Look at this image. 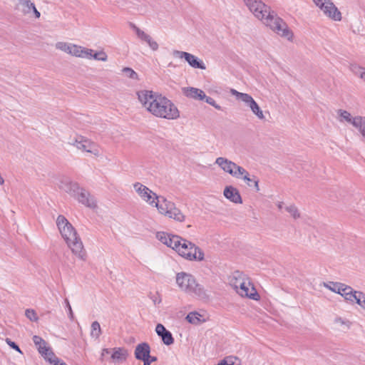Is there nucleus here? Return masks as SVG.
<instances>
[{"label": "nucleus", "mask_w": 365, "mask_h": 365, "mask_svg": "<svg viewBox=\"0 0 365 365\" xmlns=\"http://www.w3.org/2000/svg\"><path fill=\"white\" fill-rule=\"evenodd\" d=\"M101 334V328L100 324L95 321L91 324V336L98 339Z\"/></svg>", "instance_id": "nucleus-32"}, {"label": "nucleus", "mask_w": 365, "mask_h": 365, "mask_svg": "<svg viewBox=\"0 0 365 365\" xmlns=\"http://www.w3.org/2000/svg\"><path fill=\"white\" fill-rule=\"evenodd\" d=\"M31 11H33L36 18L38 19L41 16V13L36 9L35 5H34Z\"/></svg>", "instance_id": "nucleus-49"}, {"label": "nucleus", "mask_w": 365, "mask_h": 365, "mask_svg": "<svg viewBox=\"0 0 365 365\" xmlns=\"http://www.w3.org/2000/svg\"><path fill=\"white\" fill-rule=\"evenodd\" d=\"M34 4L29 0H19L18 9L24 15L31 13Z\"/></svg>", "instance_id": "nucleus-24"}, {"label": "nucleus", "mask_w": 365, "mask_h": 365, "mask_svg": "<svg viewBox=\"0 0 365 365\" xmlns=\"http://www.w3.org/2000/svg\"><path fill=\"white\" fill-rule=\"evenodd\" d=\"M32 339H33V342L36 346L39 354L44 353L43 351H48V346H46V342L41 336L35 335L33 336Z\"/></svg>", "instance_id": "nucleus-26"}, {"label": "nucleus", "mask_w": 365, "mask_h": 365, "mask_svg": "<svg viewBox=\"0 0 365 365\" xmlns=\"http://www.w3.org/2000/svg\"><path fill=\"white\" fill-rule=\"evenodd\" d=\"M93 51L90 48H86L80 46L72 44L70 54L81 58H91Z\"/></svg>", "instance_id": "nucleus-18"}, {"label": "nucleus", "mask_w": 365, "mask_h": 365, "mask_svg": "<svg viewBox=\"0 0 365 365\" xmlns=\"http://www.w3.org/2000/svg\"><path fill=\"white\" fill-rule=\"evenodd\" d=\"M248 280V278L246 277L245 274L242 272L237 271L233 274V279L232 280V286L234 287L236 292L240 288V284L245 283Z\"/></svg>", "instance_id": "nucleus-22"}, {"label": "nucleus", "mask_w": 365, "mask_h": 365, "mask_svg": "<svg viewBox=\"0 0 365 365\" xmlns=\"http://www.w3.org/2000/svg\"><path fill=\"white\" fill-rule=\"evenodd\" d=\"M201 317H202V315H200V314H198L196 312H194L189 313L186 316L185 319L190 324H198L202 322Z\"/></svg>", "instance_id": "nucleus-28"}, {"label": "nucleus", "mask_w": 365, "mask_h": 365, "mask_svg": "<svg viewBox=\"0 0 365 365\" xmlns=\"http://www.w3.org/2000/svg\"><path fill=\"white\" fill-rule=\"evenodd\" d=\"M223 194L227 199H228L230 201L234 203H242V200L239 191L237 190V188L231 185L225 187Z\"/></svg>", "instance_id": "nucleus-16"}, {"label": "nucleus", "mask_w": 365, "mask_h": 365, "mask_svg": "<svg viewBox=\"0 0 365 365\" xmlns=\"http://www.w3.org/2000/svg\"><path fill=\"white\" fill-rule=\"evenodd\" d=\"M248 106L250 108L252 113L257 116L258 118L261 120L264 118L262 110L255 100L251 102Z\"/></svg>", "instance_id": "nucleus-30"}, {"label": "nucleus", "mask_w": 365, "mask_h": 365, "mask_svg": "<svg viewBox=\"0 0 365 365\" xmlns=\"http://www.w3.org/2000/svg\"><path fill=\"white\" fill-rule=\"evenodd\" d=\"M155 331L161 337L162 341L165 345L169 346L174 343V339L171 332L167 330L163 324H158L155 327Z\"/></svg>", "instance_id": "nucleus-15"}, {"label": "nucleus", "mask_w": 365, "mask_h": 365, "mask_svg": "<svg viewBox=\"0 0 365 365\" xmlns=\"http://www.w3.org/2000/svg\"><path fill=\"white\" fill-rule=\"evenodd\" d=\"M110 351H111L110 349H108V348L103 349L101 356V359L103 361L104 359L105 356L106 354H109L110 353Z\"/></svg>", "instance_id": "nucleus-47"}, {"label": "nucleus", "mask_w": 365, "mask_h": 365, "mask_svg": "<svg viewBox=\"0 0 365 365\" xmlns=\"http://www.w3.org/2000/svg\"><path fill=\"white\" fill-rule=\"evenodd\" d=\"M71 46H72V43H66V42H57L56 43V48L57 49H59V50L64 51L69 54L71 53Z\"/></svg>", "instance_id": "nucleus-36"}, {"label": "nucleus", "mask_w": 365, "mask_h": 365, "mask_svg": "<svg viewBox=\"0 0 365 365\" xmlns=\"http://www.w3.org/2000/svg\"><path fill=\"white\" fill-rule=\"evenodd\" d=\"M359 120L354 123V127L358 129L363 138V141L365 142V117Z\"/></svg>", "instance_id": "nucleus-31"}, {"label": "nucleus", "mask_w": 365, "mask_h": 365, "mask_svg": "<svg viewBox=\"0 0 365 365\" xmlns=\"http://www.w3.org/2000/svg\"><path fill=\"white\" fill-rule=\"evenodd\" d=\"M339 113L341 118H342L346 122L351 123L354 127L355 122L360 120V118H364V116L352 117L350 113L346 110H339Z\"/></svg>", "instance_id": "nucleus-27"}, {"label": "nucleus", "mask_w": 365, "mask_h": 365, "mask_svg": "<svg viewBox=\"0 0 365 365\" xmlns=\"http://www.w3.org/2000/svg\"><path fill=\"white\" fill-rule=\"evenodd\" d=\"M56 225L72 252L79 259L85 260L86 257V251L81 238L78 237L73 225L63 215H58L56 220Z\"/></svg>", "instance_id": "nucleus-3"}, {"label": "nucleus", "mask_w": 365, "mask_h": 365, "mask_svg": "<svg viewBox=\"0 0 365 365\" xmlns=\"http://www.w3.org/2000/svg\"><path fill=\"white\" fill-rule=\"evenodd\" d=\"M5 341L6 342V344L13 349L17 351L18 352L22 354L19 346H18V344H16L14 341H11L9 338H6L5 339Z\"/></svg>", "instance_id": "nucleus-44"}, {"label": "nucleus", "mask_w": 365, "mask_h": 365, "mask_svg": "<svg viewBox=\"0 0 365 365\" xmlns=\"http://www.w3.org/2000/svg\"><path fill=\"white\" fill-rule=\"evenodd\" d=\"M324 287L332 291L333 292L339 294L341 287H343V284L340 282H329V283H324Z\"/></svg>", "instance_id": "nucleus-33"}, {"label": "nucleus", "mask_w": 365, "mask_h": 365, "mask_svg": "<svg viewBox=\"0 0 365 365\" xmlns=\"http://www.w3.org/2000/svg\"><path fill=\"white\" fill-rule=\"evenodd\" d=\"M215 163L225 173H229L232 176L240 178V173L243 172V168L237 165L235 163L223 157H219L216 159Z\"/></svg>", "instance_id": "nucleus-9"}, {"label": "nucleus", "mask_w": 365, "mask_h": 365, "mask_svg": "<svg viewBox=\"0 0 365 365\" xmlns=\"http://www.w3.org/2000/svg\"><path fill=\"white\" fill-rule=\"evenodd\" d=\"M240 288L237 292L240 296L247 297L254 300H258L259 295L253 284L249 281L240 284Z\"/></svg>", "instance_id": "nucleus-12"}, {"label": "nucleus", "mask_w": 365, "mask_h": 365, "mask_svg": "<svg viewBox=\"0 0 365 365\" xmlns=\"http://www.w3.org/2000/svg\"><path fill=\"white\" fill-rule=\"evenodd\" d=\"M145 42H146L148 43L149 47L153 51H157L158 49V43L155 41H154L150 36L147 38V40H145Z\"/></svg>", "instance_id": "nucleus-43"}, {"label": "nucleus", "mask_w": 365, "mask_h": 365, "mask_svg": "<svg viewBox=\"0 0 365 365\" xmlns=\"http://www.w3.org/2000/svg\"><path fill=\"white\" fill-rule=\"evenodd\" d=\"M168 66H173L172 63H170Z\"/></svg>", "instance_id": "nucleus-54"}, {"label": "nucleus", "mask_w": 365, "mask_h": 365, "mask_svg": "<svg viewBox=\"0 0 365 365\" xmlns=\"http://www.w3.org/2000/svg\"><path fill=\"white\" fill-rule=\"evenodd\" d=\"M178 242L173 250L179 255L190 261H202L204 259L203 251L190 241L178 236Z\"/></svg>", "instance_id": "nucleus-6"}, {"label": "nucleus", "mask_w": 365, "mask_h": 365, "mask_svg": "<svg viewBox=\"0 0 365 365\" xmlns=\"http://www.w3.org/2000/svg\"><path fill=\"white\" fill-rule=\"evenodd\" d=\"M247 7L254 16L269 26L277 34L289 39L292 36V32L287 28L285 22L277 16L270 7L262 0H244Z\"/></svg>", "instance_id": "nucleus-2"}, {"label": "nucleus", "mask_w": 365, "mask_h": 365, "mask_svg": "<svg viewBox=\"0 0 365 365\" xmlns=\"http://www.w3.org/2000/svg\"><path fill=\"white\" fill-rule=\"evenodd\" d=\"M59 187L86 207L90 208L96 207L94 197L84 188L81 187L78 182H73L68 178H63L60 180Z\"/></svg>", "instance_id": "nucleus-4"}, {"label": "nucleus", "mask_w": 365, "mask_h": 365, "mask_svg": "<svg viewBox=\"0 0 365 365\" xmlns=\"http://www.w3.org/2000/svg\"><path fill=\"white\" fill-rule=\"evenodd\" d=\"M134 189L139 196L145 202H151L153 199L158 200L159 196L150 190L148 187L140 182H135L133 185Z\"/></svg>", "instance_id": "nucleus-13"}, {"label": "nucleus", "mask_w": 365, "mask_h": 365, "mask_svg": "<svg viewBox=\"0 0 365 365\" xmlns=\"http://www.w3.org/2000/svg\"><path fill=\"white\" fill-rule=\"evenodd\" d=\"M359 292L354 291L350 286L343 284L339 294L344 297L345 300L354 302Z\"/></svg>", "instance_id": "nucleus-21"}, {"label": "nucleus", "mask_w": 365, "mask_h": 365, "mask_svg": "<svg viewBox=\"0 0 365 365\" xmlns=\"http://www.w3.org/2000/svg\"><path fill=\"white\" fill-rule=\"evenodd\" d=\"M176 283L186 293L194 294L200 299H206L207 295L202 285L197 283L190 274L182 272L176 275Z\"/></svg>", "instance_id": "nucleus-5"}, {"label": "nucleus", "mask_w": 365, "mask_h": 365, "mask_svg": "<svg viewBox=\"0 0 365 365\" xmlns=\"http://www.w3.org/2000/svg\"><path fill=\"white\" fill-rule=\"evenodd\" d=\"M239 179H243L250 187H254L256 192L259 191V180L255 175L250 176V173L244 168Z\"/></svg>", "instance_id": "nucleus-19"}, {"label": "nucleus", "mask_w": 365, "mask_h": 365, "mask_svg": "<svg viewBox=\"0 0 365 365\" xmlns=\"http://www.w3.org/2000/svg\"><path fill=\"white\" fill-rule=\"evenodd\" d=\"M122 71L125 73V75L126 76H128V78H130L131 79H138V73L132 68L125 67Z\"/></svg>", "instance_id": "nucleus-39"}, {"label": "nucleus", "mask_w": 365, "mask_h": 365, "mask_svg": "<svg viewBox=\"0 0 365 365\" xmlns=\"http://www.w3.org/2000/svg\"><path fill=\"white\" fill-rule=\"evenodd\" d=\"M128 356V351L124 348L118 347L113 349L111 359L115 361H125Z\"/></svg>", "instance_id": "nucleus-23"}, {"label": "nucleus", "mask_w": 365, "mask_h": 365, "mask_svg": "<svg viewBox=\"0 0 365 365\" xmlns=\"http://www.w3.org/2000/svg\"><path fill=\"white\" fill-rule=\"evenodd\" d=\"M334 323L335 324H339L341 325L342 324H346L349 323V321H344L342 318L341 317H336L335 319H334Z\"/></svg>", "instance_id": "nucleus-46"}, {"label": "nucleus", "mask_w": 365, "mask_h": 365, "mask_svg": "<svg viewBox=\"0 0 365 365\" xmlns=\"http://www.w3.org/2000/svg\"><path fill=\"white\" fill-rule=\"evenodd\" d=\"M231 93L237 100L244 102L247 106L254 101V98L247 93H240L235 89H232Z\"/></svg>", "instance_id": "nucleus-25"}, {"label": "nucleus", "mask_w": 365, "mask_h": 365, "mask_svg": "<svg viewBox=\"0 0 365 365\" xmlns=\"http://www.w3.org/2000/svg\"><path fill=\"white\" fill-rule=\"evenodd\" d=\"M133 28L134 29L137 36L143 41H145L147 38L150 36L149 34L145 33L143 31L138 28L136 26L133 25Z\"/></svg>", "instance_id": "nucleus-38"}, {"label": "nucleus", "mask_w": 365, "mask_h": 365, "mask_svg": "<svg viewBox=\"0 0 365 365\" xmlns=\"http://www.w3.org/2000/svg\"><path fill=\"white\" fill-rule=\"evenodd\" d=\"M354 302L365 309V294L362 292H359Z\"/></svg>", "instance_id": "nucleus-37"}, {"label": "nucleus", "mask_w": 365, "mask_h": 365, "mask_svg": "<svg viewBox=\"0 0 365 365\" xmlns=\"http://www.w3.org/2000/svg\"><path fill=\"white\" fill-rule=\"evenodd\" d=\"M287 212H288L294 219H298L300 217V213L297 207L294 205H290L285 207Z\"/></svg>", "instance_id": "nucleus-35"}, {"label": "nucleus", "mask_w": 365, "mask_h": 365, "mask_svg": "<svg viewBox=\"0 0 365 365\" xmlns=\"http://www.w3.org/2000/svg\"><path fill=\"white\" fill-rule=\"evenodd\" d=\"M65 303H66V307L68 309V317L70 318L71 320H73L74 319V315H73V310H72V308H71V306L69 303V301L66 299H65Z\"/></svg>", "instance_id": "nucleus-45"}, {"label": "nucleus", "mask_w": 365, "mask_h": 365, "mask_svg": "<svg viewBox=\"0 0 365 365\" xmlns=\"http://www.w3.org/2000/svg\"><path fill=\"white\" fill-rule=\"evenodd\" d=\"M52 365H67L63 361L59 358L56 359V361L51 364Z\"/></svg>", "instance_id": "nucleus-48"}, {"label": "nucleus", "mask_w": 365, "mask_h": 365, "mask_svg": "<svg viewBox=\"0 0 365 365\" xmlns=\"http://www.w3.org/2000/svg\"><path fill=\"white\" fill-rule=\"evenodd\" d=\"M183 93L187 98L198 101H203L205 97H206L202 90L194 87L185 88Z\"/></svg>", "instance_id": "nucleus-20"}, {"label": "nucleus", "mask_w": 365, "mask_h": 365, "mask_svg": "<svg viewBox=\"0 0 365 365\" xmlns=\"http://www.w3.org/2000/svg\"><path fill=\"white\" fill-rule=\"evenodd\" d=\"M173 56L179 58H185L187 63L194 68L206 69V66L204 62L193 54L185 51L174 50L173 51Z\"/></svg>", "instance_id": "nucleus-11"}, {"label": "nucleus", "mask_w": 365, "mask_h": 365, "mask_svg": "<svg viewBox=\"0 0 365 365\" xmlns=\"http://www.w3.org/2000/svg\"><path fill=\"white\" fill-rule=\"evenodd\" d=\"M101 61H106L108 56L107 54L103 51L96 52L94 54L92 53L91 58Z\"/></svg>", "instance_id": "nucleus-40"}, {"label": "nucleus", "mask_w": 365, "mask_h": 365, "mask_svg": "<svg viewBox=\"0 0 365 365\" xmlns=\"http://www.w3.org/2000/svg\"><path fill=\"white\" fill-rule=\"evenodd\" d=\"M150 354V346L147 342L138 344L135 349L134 355L138 360H144Z\"/></svg>", "instance_id": "nucleus-17"}, {"label": "nucleus", "mask_w": 365, "mask_h": 365, "mask_svg": "<svg viewBox=\"0 0 365 365\" xmlns=\"http://www.w3.org/2000/svg\"><path fill=\"white\" fill-rule=\"evenodd\" d=\"M138 100L143 107L157 118L175 120L180 117L177 106L168 98L152 91H140Z\"/></svg>", "instance_id": "nucleus-1"}, {"label": "nucleus", "mask_w": 365, "mask_h": 365, "mask_svg": "<svg viewBox=\"0 0 365 365\" xmlns=\"http://www.w3.org/2000/svg\"><path fill=\"white\" fill-rule=\"evenodd\" d=\"M68 143L76 147L77 149L87 153H91L95 155H98V150L96 148V145L88 138L82 135H76L69 138Z\"/></svg>", "instance_id": "nucleus-8"}, {"label": "nucleus", "mask_w": 365, "mask_h": 365, "mask_svg": "<svg viewBox=\"0 0 365 365\" xmlns=\"http://www.w3.org/2000/svg\"><path fill=\"white\" fill-rule=\"evenodd\" d=\"M282 205H283V202H279L278 203V205H277L278 208H279V210H281V209L282 208Z\"/></svg>", "instance_id": "nucleus-52"}, {"label": "nucleus", "mask_w": 365, "mask_h": 365, "mask_svg": "<svg viewBox=\"0 0 365 365\" xmlns=\"http://www.w3.org/2000/svg\"><path fill=\"white\" fill-rule=\"evenodd\" d=\"M203 101H205L207 103L210 104V106H213L217 110H222V107L220 105L217 104L215 101L212 98L206 96Z\"/></svg>", "instance_id": "nucleus-42"}, {"label": "nucleus", "mask_w": 365, "mask_h": 365, "mask_svg": "<svg viewBox=\"0 0 365 365\" xmlns=\"http://www.w3.org/2000/svg\"><path fill=\"white\" fill-rule=\"evenodd\" d=\"M157 238L164 245H167L170 248H173L178 242V236L176 235L169 234L164 232H160L157 233Z\"/></svg>", "instance_id": "nucleus-14"}, {"label": "nucleus", "mask_w": 365, "mask_h": 365, "mask_svg": "<svg viewBox=\"0 0 365 365\" xmlns=\"http://www.w3.org/2000/svg\"><path fill=\"white\" fill-rule=\"evenodd\" d=\"M43 352L44 353H41V356L44 358L46 361H48L51 364L56 361V359H58V357L52 351L50 347H48L47 351Z\"/></svg>", "instance_id": "nucleus-34"}, {"label": "nucleus", "mask_w": 365, "mask_h": 365, "mask_svg": "<svg viewBox=\"0 0 365 365\" xmlns=\"http://www.w3.org/2000/svg\"><path fill=\"white\" fill-rule=\"evenodd\" d=\"M149 204L155 206L158 212L169 218L173 219L178 222H183L185 220V216L182 214L180 209H178L175 204L170 200H168L163 196H159L158 200L153 199Z\"/></svg>", "instance_id": "nucleus-7"}, {"label": "nucleus", "mask_w": 365, "mask_h": 365, "mask_svg": "<svg viewBox=\"0 0 365 365\" xmlns=\"http://www.w3.org/2000/svg\"><path fill=\"white\" fill-rule=\"evenodd\" d=\"M142 361H143V365H151V363L147 359H145Z\"/></svg>", "instance_id": "nucleus-51"}, {"label": "nucleus", "mask_w": 365, "mask_h": 365, "mask_svg": "<svg viewBox=\"0 0 365 365\" xmlns=\"http://www.w3.org/2000/svg\"><path fill=\"white\" fill-rule=\"evenodd\" d=\"M25 314L26 317L32 322H36L38 320L37 314L34 309H26Z\"/></svg>", "instance_id": "nucleus-41"}, {"label": "nucleus", "mask_w": 365, "mask_h": 365, "mask_svg": "<svg viewBox=\"0 0 365 365\" xmlns=\"http://www.w3.org/2000/svg\"><path fill=\"white\" fill-rule=\"evenodd\" d=\"M351 70L356 76H358L365 82V68L361 67L356 64H351Z\"/></svg>", "instance_id": "nucleus-29"}, {"label": "nucleus", "mask_w": 365, "mask_h": 365, "mask_svg": "<svg viewBox=\"0 0 365 365\" xmlns=\"http://www.w3.org/2000/svg\"><path fill=\"white\" fill-rule=\"evenodd\" d=\"M153 302H154L155 304H156V303H157V299H156V298H153Z\"/></svg>", "instance_id": "nucleus-53"}, {"label": "nucleus", "mask_w": 365, "mask_h": 365, "mask_svg": "<svg viewBox=\"0 0 365 365\" xmlns=\"http://www.w3.org/2000/svg\"><path fill=\"white\" fill-rule=\"evenodd\" d=\"M147 359H148V361L150 363L155 362V361H158V358L156 356H151L150 354H149V356L147 357Z\"/></svg>", "instance_id": "nucleus-50"}, {"label": "nucleus", "mask_w": 365, "mask_h": 365, "mask_svg": "<svg viewBox=\"0 0 365 365\" xmlns=\"http://www.w3.org/2000/svg\"><path fill=\"white\" fill-rule=\"evenodd\" d=\"M315 4L319 6L324 14L335 21L341 19V14L331 0H313Z\"/></svg>", "instance_id": "nucleus-10"}]
</instances>
